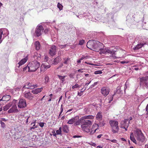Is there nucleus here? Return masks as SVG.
<instances>
[{"label":"nucleus","mask_w":148,"mask_h":148,"mask_svg":"<svg viewBox=\"0 0 148 148\" xmlns=\"http://www.w3.org/2000/svg\"><path fill=\"white\" fill-rule=\"evenodd\" d=\"M86 46L88 48L90 49L99 51L101 48L103 47V45L98 41L90 40L87 42Z\"/></svg>","instance_id":"f257e3e1"},{"label":"nucleus","mask_w":148,"mask_h":148,"mask_svg":"<svg viewBox=\"0 0 148 148\" xmlns=\"http://www.w3.org/2000/svg\"><path fill=\"white\" fill-rule=\"evenodd\" d=\"M40 64L36 60L29 62L28 64L29 72L35 71L39 67Z\"/></svg>","instance_id":"f03ea898"},{"label":"nucleus","mask_w":148,"mask_h":148,"mask_svg":"<svg viewBox=\"0 0 148 148\" xmlns=\"http://www.w3.org/2000/svg\"><path fill=\"white\" fill-rule=\"evenodd\" d=\"M144 139V137L141 130L137 129L134 131V133H131L130 135V139Z\"/></svg>","instance_id":"7ed1b4c3"},{"label":"nucleus","mask_w":148,"mask_h":148,"mask_svg":"<svg viewBox=\"0 0 148 148\" xmlns=\"http://www.w3.org/2000/svg\"><path fill=\"white\" fill-rule=\"evenodd\" d=\"M84 120L81 125V128L86 132H90L89 127L92 125V122L89 120Z\"/></svg>","instance_id":"20e7f679"},{"label":"nucleus","mask_w":148,"mask_h":148,"mask_svg":"<svg viewBox=\"0 0 148 148\" xmlns=\"http://www.w3.org/2000/svg\"><path fill=\"white\" fill-rule=\"evenodd\" d=\"M109 123L111 127L112 132L114 133H118L119 129L118 122L115 120H110Z\"/></svg>","instance_id":"39448f33"},{"label":"nucleus","mask_w":148,"mask_h":148,"mask_svg":"<svg viewBox=\"0 0 148 148\" xmlns=\"http://www.w3.org/2000/svg\"><path fill=\"white\" fill-rule=\"evenodd\" d=\"M140 86L146 88H148V78L146 77H142L140 78Z\"/></svg>","instance_id":"423d86ee"},{"label":"nucleus","mask_w":148,"mask_h":148,"mask_svg":"<svg viewBox=\"0 0 148 148\" xmlns=\"http://www.w3.org/2000/svg\"><path fill=\"white\" fill-rule=\"evenodd\" d=\"M44 29L43 27L41 25H38L35 29V32L34 34V35L36 37H39L40 36L42 33L43 32Z\"/></svg>","instance_id":"0eeeda50"},{"label":"nucleus","mask_w":148,"mask_h":148,"mask_svg":"<svg viewBox=\"0 0 148 148\" xmlns=\"http://www.w3.org/2000/svg\"><path fill=\"white\" fill-rule=\"evenodd\" d=\"M37 87V85L33 84L32 83L27 82L22 88V91H25L26 89H32Z\"/></svg>","instance_id":"6e6552de"},{"label":"nucleus","mask_w":148,"mask_h":148,"mask_svg":"<svg viewBox=\"0 0 148 148\" xmlns=\"http://www.w3.org/2000/svg\"><path fill=\"white\" fill-rule=\"evenodd\" d=\"M23 96L24 97L30 100H32L34 98L33 95L29 91H27L25 90V91H23Z\"/></svg>","instance_id":"1a4fd4ad"},{"label":"nucleus","mask_w":148,"mask_h":148,"mask_svg":"<svg viewBox=\"0 0 148 148\" xmlns=\"http://www.w3.org/2000/svg\"><path fill=\"white\" fill-rule=\"evenodd\" d=\"M18 107L20 108H23L27 106L26 100L25 99H21L17 104Z\"/></svg>","instance_id":"9d476101"},{"label":"nucleus","mask_w":148,"mask_h":148,"mask_svg":"<svg viewBox=\"0 0 148 148\" xmlns=\"http://www.w3.org/2000/svg\"><path fill=\"white\" fill-rule=\"evenodd\" d=\"M12 103V107L8 111V112L9 113H12L17 110L16 106V100L14 99Z\"/></svg>","instance_id":"9b49d317"},{"label":"nucleus","mask_w":148,"mask_h":148,"mask_svg":"<svg viewBox=\"0 0 148 148\" xmlns=\"http://www.w3.org/2000/svg\"><path fill=\"white\" fill-rule=\"evenodd\" d=\"M110 89L106 87H103L101 89V92L102 94L105 96H107L109 93Z\"/></svg>","instance_id":"f8f14e48"},{"label":"nucleus","mask_w":148,"mask_h":148,"mask_svg":"<svg viewBox=\"0 0 148 148\" xmlns=\"http://www.w3.org/2000/svg\"><path fill=\"white\" fill-rule=\"evenodd\" d=\"M56 47L55 45L51 46L49 50V54L51 56H53L56 54Z\"/></svg>","instance_id":"ddd939ff"},{"label":"nucleus","mask_w":148,"mask_h":148,"mask_svg":"<svg viewBox=\"0 0 148 148\" xmlns=\"http://www.w3.org/2000/svg\"><path fill=\"white\" fill-rule=\"evenodd\" d=\"M123 93V91L121 90V88L120 87H118L117 88L116 91L114 92V94L112 95V97H111L110 99V100L109 102H110L111 101H112L113 100V97L117 94H122Z\"/></svg>","instance_id":"4468645a"},{"label":"nucleus","mask_w":148,"mask_h":148,"mask_svg":"<svg viewBox=\"0 0 148 148\" xmlns=\"http://www.w3.org/2000/svg\"><path fill=\"white\" fill-rule=\"evenodd\" d=\"M106 51V55L108 54H110L112 55L110 56V58H113L114 59H116V56H113V55L115 54L116 52L115 51L110 50V49H109L108 48H107Z\"/></svg>","instance_id":"2eb2a0df"},{"label":"nucleus","mask_w":148,"mask_h":148,"mask_svg":"<svg viewBox=\"0 0 148 148\" xmlns=\"http://www.w3.org/2000/svg\"><path fill=\"white\" fill-rule=\"evenodd\" d=\"M128 122V119H125L123 121H122L120 123V127L121 128H123L124 127H128L129 126V123H127Z\"/></svg>","instance_id":"dca6fc26"},{"label":"nucleus","mask_w":148,"mask_h":148,"mask_svg":"<svg viewBox=\"0 0 148 148\" xmlns=\"http://www.w3.org/2000/svg\"><path fill=\"white\" fill-rule=\"evenodd\" d=\"M51 66L49 65H47L45 64H42L40 67V70L41 71H45L48 69L50 68Z\"/></svg>","instance_id":"f3484780"},{"label":"nucleus","mask_w":148,"mask_h":148,"mask_svg":"<svg viewBox=\"0 0 148 148\" xmlns=\"http://www.w3.org/2000/svg\"><path fill=\"white\" fill-rule=\"evenodd\" d=\"M27 61V59L24 58L22 59L17 64H16V67L20 68L22 65L24 64Z\"/></svg>","instance_id":"a211bd4d"},{"label":"nucleus","mask_w":148,"mask_h":148,"mask_svg":"<svg viewBox=\"0 0 148 148\" xmlns=\"http://www.w3.org/2000/svg\"><path fill=\"white\" fill-rule=\"evenodd\" d=\"M79 118L78 116H76L74 118H72L71 119H70L67 123L68 124H72L73 123L75 122L77 119Z\"/></svg>","instance_id":"6ab92c4d"},{"label":"nucleus","mask_w":148,"mask_h":148,"mask_svg":"<svg viewBox=\"0 0 148 148\" xmlns=\"http://www.w3.org/2000/svg\"><path fill=\"white\" fill-rule=\"evenodd\" d=\"M43 88H37L32 90V92L34 94H37L38 93L40 92L42 90Z\"/></svg>","instance_id":"aec40b11"},{"label":"nucleus","mask_w":148,"mask_h":148,"mask_svg":"<svg viewBox=\"0 0 148 148\" xmlns=\"http://www.w3.org/2000/svg\"><path fill=\"white\" fill-rule=\"evenodd\" d=\"M145 45V43H140L139 44H138L136 46L134 47L133 48V49L134 50H136L138 49H139L140 48Z\"/></svg>","instance_id":"412c9836"},{"label":"nucleus","mask_w":148,"mask_h":148,"mask_svg":"<svg viewBox=\"0 0 148 148\" xmlns=\"http://www.w3.org/2000/svg\"><path fill=\"white\" fill-rule=\"evenodd\" d=\"M61 60V58L60 57L58 56L53 60L52 63L53 64L56 65Z\"/></svg>","instance_id":"4be33fe9"},{"label":"nucleus","mask_w":148,"mask_h":148,"mask_svg":"<svg viewBox=\"0 0 148 148\" xmlns=\"http://www.w3.org/2000/svg\"><path fill=\"white\" fill-rule=\"evenodd\" d=\"M94 118V116L91 115L85 116L80 118V120H84L86 119H92Z\"/></svg>","instance_id":"5701e85b"},{"label":"nucleus","mask_w":148,"mask_h":148,"mask_svg":"<svg viewBox=\"0 0 148 148\" xmlns=\"http://www.w3.org/2000/svg\"><path fill=\"white\" fill-rule=\"evenodd\" d=\"M70 59L69 57L65 58H63V63L64 64L68 65L70 61Z\"/></svg>","instance_id":"b1692460"},{"label":"nucleus","mask_w":148,"mask_h":148,"mask_svg":"<svg viewBox=\"0 0 148 148\" xmlns=\"http://www.w3.org/2000/svg\"><path fill=\"white\" fill-rule=\"evenodd\" d=\"M12 105V103H10L7 104L6 106L3 107V110L4 111H7Z\"/></svg>","instance_id":"393cba45"},{"label":"nucleus","mask_w":148,"mask_h":148,"mask_svg":"<svg viewBox=\"0 0 148 148\" xmlns=\"http://www.w3.org/2000/svg\"><path fill=\"white\" fill-rule=\"evenodd\" d=\"M103 48H101V49H99V51H100L99 53L100 54H104L106 55V51L107 48L104 47L103 46Z\"/></svg>","instance_id":"a878e982"},{"label":"nucleus","mask_w":148,"mask_h":148,"mask_svg":"<svg viewBox=\"0 0 148 148\" xmlns=\"http://www.w3.org/2000/svg\"><path fill=\"white\" fill-rule=\"evenodd\" d=\"M102 117L101 112H99L96 116V118L98 120H101Z\"/></svg>","instance_id":"bb28decb"},{"label":"nucleus","mask_w":148,"mask_h":148,"mask_svg":"<svg viewBox=\"0 0 148 148\" xmlns=\"http://www.w3.org/2000/svg\"><path fill=\"white\" fill-rule=\"evenodd\" d=\"M34 45L36 50H38L40 49V45L39 42L38 41H37L35 42Z\"/></svg>","instance_id":"cd10ccee"},{"label":"nucleus","mask_w":148,"mask_h":148,"mask_svg":"<svg viewBox=\"0 0 148 148\" xmlns=\"http://www.w3.org/2000/svg\"><path fill=\"white\" fill-rule=\"evenodd\" d=\"M86 16H88V17L90 16V14L89 13H84L82 15H79V18L81 19L84 17H86Z\"/></svg>","instance_id":"c85d7f7f"},{"label":"nucleus","mask_w":148,"mask_h":148,"mask_svg":"<svg viewBox=\"0 0 148 148\" xmlns=\"http://www.w3.org/2000/svg\"><path fill=\"white\" fill-rule=\"evenodd\" d=\"M64 132L67 133L69 132V127L67 125H65L63 127V130Z\"/></svg>","instance_id":"c756f323"},{"label":"nucleus","mask_w":148,"mask_h":148,"mask_svg":"<svg viewBox=\"0 0 148 148\" xmlns=\"http://www.w3.org/2000/svg\"><path fill=\"white\" fill-rule=\"evenodd\" d=\"M24 56V54L23 52H20L18 53L17 54V58H19V59L21 58Z\"/></svg>","instance_id":"7c9ffc66"},{"label":"nucleus","mask_w":148,"mask_h":148,"mask_svg":"<svg viewBox=\"0 0 148 148\" xmlns=\"http://www.w3.org/2000/svg\"><path fill=\"white\" fill-rule=\"evenodd\" d=\"M58 77L62 81V83H63L65 81V78L66 77L65 76H61L59 75H58Z\"/></svg>","instance_id":"2f4dec72"},{"label":"nucleus","mask_w":148,"mask_h":148,"mask_svg":"<svg viewBox=\"0 0 148 148\" xmlns=\"http://www.w3.org/2000/svg\"><path fill=\"white\" fill-rule=\"evenodd\" d=\"M45 81L44 82V83L45 84H47L49 82V77L47 75H46L45 76Z\"/></svg>","instance_id":"473e14b6"},{"label":"nucleus","mask_w":148,"mask_h":148,"mask_svg":"<svg viewBox=\"0 0 148 148\" xmlns=\"http://www.w3.org/2000/svg\"><path fill=\"white\" fill-rule=\"evenodd\" d=\"M99 127V125L97 124H94L93 125L92 127V129L93 130H96L98 129V128Z\"/></svg>","instance_id":"72a5a7b5"},{"label":"nucleus","mask_w":148,"mask_h":148,"mask_svg":"<svg viewBox=\"0 0 148 148\" xmlns=\"http://www.w3.org/2000/svg\"><path fill=\"white\" fill-rule=\"evenodd\" d=\"M6 97H8L9 99H10V97L9 95H6V96H4L1 99H0V101H6V99H5V98Z\"/></svg>","instance_id":"f704fd0d"},{"label":"nucleus","mask_w":148,"mask_h":148,"mask_svg":"<svg viewBox=\"0 0 148 148\" xmlns=\"http://www.w3.org/2000/svg\"><path fill=\"white\" fill-rule=\"evenodd\" d=\"M3 34V31L1 29H0V44L2 42V35Z\"/></svg>","instance_id":"c9c22d12"},{"label":"nucleus","mask_w":148,"mask_h":148,"mask_svg":"<svg viewBox=\"0 0 148 148\" xmlns=\"http://www.w3.org/2000/svg\"><path fill=\"white\" fill-rule=\"evenodd\" d=\"M57 6L58 8L60 10H61L62 9L63 6L60 3H58Z\"/></svg>","instance_id":"e433bc0d"},{"label":"nucleus","mask_w":148,"mask_h":148,"mask_svg":"<svg viewBox=\"0 0 148 148\" xmlns=\"http://www.w3.org/2000/svg\"><path fill=\"white\" fill-rule=\"evenodd\" d=\"M61 127H60L59 129L56 131V133L57 134H60L61 133Z\"/></svg>","instance_id":"4c0bfd02"},{"label":"nucleus","mask_w":148,"mask_h":148,"mask_svg":"<svg viewBox=\"0 0 148 148\" xmlns=\"http://www.w3.org/2000/svg\"><path fill=\"white\" fill-rule=\"evenodd\" d=\"M105 123L104 122L102 121V122H100L99 123L97 124L99 125V126L100 127L103 126L105 125Z\"/></svg>","instance_id":"58836bf2"},{"label":"nucleus","mask_w":148,"mask_h":148,"mask_svg":"<svg viewBox=\"0 0 148 148\" xmlns=\"http://www.w3.org/2000/svg\"><path fill=\"white\" fill-rule=\"evenodd\" d=\"M81 120H80H80L77 119L76 121L75 124L76 125H78L80 123H81Z\"/></svg>","instance_id":"ea45409f"},{"label":"nucleus","mask_w":148,"mask_h":148,"mask_svg":"<svg viewBox=\"0 0 148 148\" xmlns=\"http://www.w3.org/2000/svg\"><path fill=\"white\" fill-rule=\"evenodd\" d=\"M102 73V72L101 71H96L94 72V74H101Z\"/></svg>","instance_id":"a19ab883"},{"label":"nucleus","mask_w":148,"mask_h":148,"mask_svg":"<svg viewBox=\"0 0 148 148\" xmlns=\"http://www.w3.org/2000/svg\"><path fill=\"white\" fill-rule=\"evenodd\" d=\"M37 127L38 126L37 125H36L35 124H34L32 127H30V130H31L32 129H34L35 128H37Z\"/></svg>","instance_id":"79ce46f5"},{"label":"nucleus","mask_w":148,"mask_h":148,"mask_svg":"<svg viewBox=\"0 0 148 148\" xmlns=\"http://www.w3.org/2000/svg\"><path fill=\"white\" fill-rule=\"evenodd\" d=\"M84 40H82L79 41V44L80 45H82L84 44Z\"/></svg>","instance_id":"37998d69"},{"label":"nucleus","mask_w":148,"mask_h":148,"mask_svg":"<svg viewBox=\"0 0 148 148\" xmlns=\"http://www.w3.org/2000/svg\"><path fill=\"white\" fill-rule=\"evenodd\" d=\"M79 87V85L78 84H76L75 85H74L72 86V88L73 89H74L75 88H78Z\"/></svg>","instance_id":"c03bdc74"},{"label":"nucleus","mask_w":148,"mask_h":148,"mask_svg":"<svg viewBox=\"0 0 148 148\" xmlns=\"http://www.w3.org/2000/svg\"><path fill=\"white\" fill-rule=\"evenodd\" d=\"M0 123L1 124V127L3 128H4L5 126V123L1 121H0Z\"/></svg>","instance_id":"a18cd8bd"},{"label":"nucleus","mask_w":148,"mask_h":148,"mask_svg":"<svg viewBox=\"0 0 148 148\" xmlns=\"http://www.w3.org/2000/svg\"><path fill=\"white\" fill-rule=\"evenodd\" d=\"M4 31L6 32V33L5 34V36L7 35H8L9 34V33L8 30L6 29H4Z\"/></svg>","instance_id":"49530a36"},{"label":"nucleus","mask_w":148,"mask_h":148,"mask_svg":"<svg viewBox=\"0 0 148 148\" xmlns=\"http://www.w3.org/2000/svg\"><path fill=\"white\" fill-rule=\"evenodd\" d=\"M27 69L28 70V65L27 66H25L23 69V71H26Z\"/></svg>","instance_id":"de8ad7c7"},{"label":"nucleus","mask_w":148,"mask_h":148,"mask_svg":"<svg viewBox=\"0 0 148 148\" xmlns=\"http://www.w3.org/2000/svg\"><path fill=\"white\" fill-rule=\"evenodd\" d=\"M44 123L43 122H40L39 123V125L40 127H42L44 126Z\"/></svg>","instance_id":"09e8293b"},{"label":"nucleus","mask_w":148,"mask_h":148,"mask_svg":"<svg viewBox=\"0 0 148 148\" xmlns=\"http://www.w3.org/2000/svg\"><path fill=\"white\" fill-rule=\"evenodd\" d=\"M96 131V130H92V129H91L90 131V134H93Z\"/></svg>","instance_id":"8fccbe9b"},{"label":"nucleus","mask_w":148,"mask_h":148,"mask_svg":"<svg viewBox=\"0 0 148 148\" xmlns=\"http://www.w3.org/2000/svg\"><path fill=\"white\" fill-rule=\"evenodd\" d=\"M82 137L81 136H79V135H74L73 136V138H81Z\"/></svg>","instance_id":"3c124183"},{"label":"nucleus","mask_w":148,"mask_h":148,"mask_svg":"<svg viewBox=\"0 0 148 148\" xmlns=\"http://www.w3.org/2000/svg\"><path fill=\"white\" fill-rule=\"evenodd\" d=\"M63 65V63H61L60 64L58 67L57 68V69H58L59 68H61V67H62Z\"/></svg>","instance_id":"603ef678"},{"label":"nucleus","mask_w":148,"mask_h":148,"mask_svg":"<svg viewBox=\"0 0 148 148\" xmlns=\"http://www.w3.org/2000/svg\"><path fill=\"white\" fill-rule=\"evenodd\" d=\"M129 62L128 61H121L120 63L121 64H127L129 63Z\"/></svg>","instance_id":"864d4df0"},{"label":"nucleus","mask_w":148,"mask_h":148,"mask_svg":"<svg viewBox=\"0 0 148 148\" xmlns=\"http://www.w3.org/2000/svg\"><path fill=\"white\" fill-rule=\"evenodd\" d=\"M110 141L111 142H112L113 143H116V142L117 141L116 140V139H111L110 140Z\"/></svg>","instance_id":"5fc2aeb1"},{"label":"nucleus","mask_w":148,"mask_h":148,"mask_svg":"<svg viewBox=\"0 0 148 148\" xmlns=\"http://www.w3.org/2000/svg\"><path fill=\"white\" fill-rule=\"evenodd\" d=\"M83 57L84 58V59H88L90 58L89 56H84L83 55Z\"/></svg>","instance_id":"6e6d98bb"},{"label":"nucleus","mask_w":148,"mask_h":148,"mask_svg":"<svg viewBox=\"0 0 148 148\" xmlns=\"http://www.w3.org/2000/svg\"><path fill=\"white\" fill-rule=\"evenodd\" d=\"M61 113H62L63 111V108L62 107V105H61L60 108Z\"/></svg>","instance_id":"4d7b16f0"},{"label":"nucleus","mask_w":148,"mask_h":148,"mask_svg":"<svg viewBox=\"0 0 148 148\" xmlns=\"http://www.w3.org/2000/svg\"><path fill=\"white\" fill-rule=\"evenodd\" d=\"M82 95V92H78V95H79L80 96H81Z\"/></svg>","instance_id":"13d9d810"},{"label":"nucleus","mask_w":148,"mask_h":148,"mask_svg":"<svg viewBox=\"0 0 148 148\" xmlns=\"http://www.w3.org/2000/svg\"><path fill=\"white\" fill-rule=\"evenodd\" d=\"M1 121H7V119H5L4 118H2L1 119Z\"/></svg>","instance_id":"bf43d9fd"},{"label":"nucleus","mask_w":148,"mask_h":148,"mask_svg":"<svg viewBox=\"0 0 148 148\" xmlns=\"http://www.w3.org/2000/svg\"><path fill=\"white\" fill-rule=\"evenodd\" d=\"M103 136V135L102 134H99V135H98L97 136V137L98 138H101V136Z\"/></svg>","instance_id":"052dcab7"},{"label":"nucleus","mask_w":148,"mask_h":148,"mask_svg":"<svg viewBox=\"0 0 148 148\" xmlns=\"http://www.w3.org/2000/svg\"><path fill=\"white\" fill-rule=\"evenodd\" d=\"M83 70V69H79L78 70H77V71L78 72H80L81 73H83V71H82V70Z\"/></svg>","instance_id":"680f3d73"},{"label":"nucleus","mask_w":148,"mask_h":148,"mask_svg":"<svg viewBox=\"0 0 148 148\" xmlns=\"http://www.w3.org/2000/svg\"><path fill=\"white\" fill-rule=\"evenodd\" d=\"M98 84V82H96L94 83L93 84L94 86H96V85L97 84Z\"/></svg>","instance_id":"e2e57ef3"},{"label":"nucleus","mask_w":148,"mask_h":148,"mask_svg":"<svg viewBox=\"0 0 148 148\" xmlns=\"http://www.w3.org/2000/svg\"><path fill=\"white\" fill-rule=\"evenodd\" d=\"M58 47L61 49L63 48V45H58Z\"/></svg>","instance_id":"0e129e2a"},{"label":"nucleus","mask_w":148,"mask_h":148,"mask_svg":"<svg viewBox=\"0 0 148 148\" xmlns=\"http://www.w3.org/2000/svg\"><path fill=\"white\" fill-rule=\"evenodd\" d=\"M85 76H86V77H88V76H89V77H90L91 76V75H89L88 74H85Z\"/></svg>","instance_id":"69168bd1"},{"label":"nucleus","mask_w":148,"mask_h":148,"mask_svg":"<svg viewBox=\"0 0 148 148\" xmlns=\"http://www.w3.org/2000/svg\"><path fill=\"white\" fill-rule=\"evenodd\" d=\"M134 143L136 144V139H131Z\"/></svg>","instance_id":"338daca9"},{"label":"nucleus","mask_w":148,"mask_h":148,"mask_svg":"<svg viewBox=\"0 0 148 148\" xmlns=\"http://www.w3.org/2000/svg\"><path fill=\"white\" fill-rule=\"evenodd\" d=\"M148 104L147 105L146 108V111L148 112Z\"/></svg>","instance_id":"774afa93"}]
</instances>
